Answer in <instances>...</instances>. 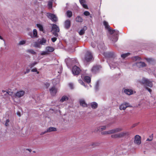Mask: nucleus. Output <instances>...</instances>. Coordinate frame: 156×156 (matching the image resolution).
<instances>
[{
	"label": "nucleus",
	"mask_w": 156,
	"mask_h": 156,
	"mask_svg": "<svg viewBox=\"0 0 156 156\" xmlns=\"http://www.w3.org/2000/svg\"><path fill=\"white\" fill-rule=\"evenodd\" d=\"M140 83L142 85H144L146 90H147L150 93L152 92V90L148 88V87H152L153 86L152 81L149 79L143 78L142 79L139 81Z\"/></svg>",
	"instance_id": "obj_1"
},
{
	"label": "nucleus",
	"mask_w": 156,
	"mask_h": 156,
	"mask_svg": "<svg viewBox=\"0 0 156 156\" xmlns=\"http://www.w3.org/2000/svg\"><path fill=\"white\" fill-rule=\"evenodd\" d=\"M51 31L55 37H58V34L57 33L59 31V27L55 24H52Z\"/></svg>",
	"instance_id": "obj_2"
},
{
	"label": "nucleus",
	"mask_w": 156,
	"mask_h": 156,
	"mask_svg": "<svg viewBox=\"0 0 156 156\" xmlns=\"http://www.w3.org/2000/svg\"><path fill=\"white\" fill-rule=\"evenodd\" d=\"M93 58L91 53L90 51H87L85 55L84 60L87 62L91 61Z\"/></svg>",
	"instance_id": "obj_3"
},
{
	"label": "nucleus",
	"mask_w": 156,
	"mask_h": 156,
	"mask_svg": "<svg viewBox=\"0 0 156 156\" xmlns=\"http://www.w3.org/2000/svg\"><path fill=\"white\" fill-rule=\"evenodd\" d=\"M47 16L54 23H55L58 20L57 17L53 14L48 12L47 13Z\"/></svg>",
	"instance_id": "obj_4"
},
{
	"label": "nucleus",
	"mask_w": 156,
	"mask_h": 156,
	"mask_svg": "<svg viewBox=\"0 0 156 156\" xmlns=\"http://www.w3.org/2000/svg\"><path fill=\"white\" fill-rule=\"evenodd\" d=\"M103 55L107 58H114L116 56L115 54L113 52H104Z\"/></svg>",
	"instance_id": "obj_5"
},
{
	"label": "nucleus",
	"mask_w": 156,
	"mask_h": 156,
	"mask_svg": "<svg viewBox=\"0 0 156 156\" xmlns=\"http://www.w3.org/2000/svg\"><path fill=\"white\" fill-rule=\"evenodd\" d=\"M120 130H119V129H113L108 131L102 132H101V133L103 135L111 134L115 133L116 132H118Z\"/></svg>",
	"instance_id": "obj_6"
},
{
	"label": "nucleus",
	"mask_w": 156,
	"mask_h": 156,
	"mask_svg": "<svg viewBox=\"0 0 156 156\" xmlns=\"http://www.w3.org/2000/svg\"><path fill=\"white\" fill-rule=\"evenodd\" d=\"M81 71L80 68L76 66H73V72L74 74L75 75H78L80 73Z\"/></svg>",
	"instance_id": "obj_7"
},
{
	"label": "nucleus",
	"mask_w": 156,
	"mask_h": 156,
	"mask_svg": "<svg viewBox=\"0 0 156 156\" xmlns=\"http://www.w3.org/2000/svg\"><path fill=\"white\" fill-rule=\"evenodd\" d=\"M101 68V67L100 66H94L91 69V71L93 73H96L99 71Z\"/></svg>",
	"instance_id": "obj_8"
},
{
	"label": "nucleus",
	"mask_w": 156,
	"mask_h": 156,
	"mask_svg": "<svg viewBox=\"0 0 156 156\" xmlns=\"http://www.w3.org/2000/svg\"><path fill=\"white\" fill-rule=\"evenodd\" d=\"M141 137L138 135H136L134 138V143L138 145H139L141 143Z\"/></svg>",
	"instance_id": "obj_9"
},
{
	"label": "nucleus",
	"mask_w": 156,
	"mask_h": 156,
	"mask_svg": "<svg viewBox=\"0 0 156 156\" xmlns=\"http://www.w3.org/2000/svg\"><path fill=\"white\" fill-rule=\"evenodd\" d=\"M25 94V91L23 90L17 91L15 94L16 97L20 98L23 96Z\"/></svg>",
	"instance_id": "obj_10"
},
{
	"label": "nucleus",
	"mask_w": 156,
	"mask_h": 156,
	"mask_svg": "<svg viewBox=\"0 0 156 156\" xmlns=\"http://www.w3.org/2000/svg\"><path fill=\"white\" fill-rule=\"evenodd\" d=\"M71 23L69 20H67L64 22L65 28L67 29H69L70 27Z\"/></svg>",
	"instance_id": "obj_11"
},
{
	"label": "nucleus",
	"mask_w": 156,
	"mask_h": 156,
	"mask_svg": "<svg viewBox=\"0 0 156 156\" xmlns=\"http://www.w3.org/2000/svg\"><path fill=\"white\" fill-rule=\"evenodd\" d=\"M50 92L51 95H55L57 92V89L55 86L52 87L50 90Z\"/></svg>",
	"instance_id": "obj_12"
},
{
	"label": "nucleus",
	"mask_w": 156,
	"mask_h": 156,
	"mask_svg": "<svg viewBox=\"0 0 156 156\" xmlns=\"http://www.w3.org/2000/svg\"><path fill=\"white\" fill-rule=\"evenodd\" d=\"M129 106V104L128 103H125L121 104L119 106V108L120 110H125Z\"/></svg>",
	"instance_id": "obj_13"
},
{
	"label": "nucleus",
	"mask_w": 156,
	"mask_h": 156,
	"mask_svg": "<svg viewBox=\"0 0 156 156\" xmlns=\"http://www.w3.org/2000/svg\"><path fill=\"white\" fill-rule=\"evenodd\" d=\"M57 129L55 127H49L47 129V131H45L43 132H42L41 133V135H43L46 133L50 132L52 131H56Z\"/></svg>",
	"instance_id": "obj_14"
},
{
	"label": "nucleus",
	"mask_w": 156,
	"mask_h": 156,
	"mask_svg": "<svg viewBox=\"0 0 156 156\" xmlns=\"http://www.w3.org/2000/svg\"><path fill=\"white\" fill-rule=\"evenodd\" d=\"M29 35H30L31 37H37V33L36 29H34L33 31V35L31 33H29Z\"/></svg>",
	"instance_id": "obj_15"
},
{
	"label": "nucleus",
	"mask_w": 156,
	"mask_h": 156,
	"mask_svg": "<svg viewBox=\"0 0 156 156\" xmlns=\"http://www.w3.org/2000/svg\"><path fill=\"white\" fill-rule=\"evenodd\" d=\"M136 66L139 68L144 67L146 66V64L144 62H140L136 63Z\"/></svg>",
	"instance_id": "obj_16"
},
{
	"label": "nucleus",
	"mask_w": 156,
	"mask_h": 156,
	"mask_svg": "<svg viewBox=\"0 0 156 156\" xmlns=\"http://www.w3.org/2000/svg\"><path fill=\"white\" fill-rule=\"evenodd\" d=\"M124 92L126 94L128 95H130L133 94V91L131 89H126L124 90Z\"/></svg>",
	"instance_id": "obj_17"
},
{
	"label": "nucleus",
	"mask_w": 156,
	"mask_h": 156,
	"mask_svg": "<svg viewBox=\"0 0 156 156\" xmlns=\"http://www.w3.org/2000/svg\"><path fill=\"white\" fill-rule=\"evenodd\" d=\"M123 135L122 133H119L117 134H115L111 136V137L112 138H117L121 137Z\"/></svg>",
	"instance_id": "obj_18"
},
{
	"label": "nucleus",
	"mask_w": 156,
	"mask_h": 156,
	"mask_svg": "<svg viewBox=\"0 0 156 156\" xmlns=\"http://www.w3.org/2000/svg\"><path fill=\"white\" fill-rule=\"evenodd\" d=\"M87 29V27L86 26H84L83 28L79 32V34L80 35H83L85 31Z\"/></svg>",
	"instance_id": "obj_19"
},
{
	"label": "nucleus",
	"mask_w": 156,
	"mask_h": 156,
	"mask_svg": "<svg viewBox=\"0 0 156 156\" xmlns=\"http://www.w3.org/2000/svg\"><path fill=\"white\" fill-rule=\"evenodd\" d=\"M80 104L82 106L85 107H87V105L85 101L83 100H80Z\"/></svg>",
	"instance_id": "obj_20"
},
{
	"label": "nucleus",
	"mask_w": 156,
	"mask_h": 156,
	"mask_svg": "<svg viewBox=\"0 0 156 156\" xmlns=\"http://www.w3.org/2000/svg\"><path fill=\"white\" fill-rule=\"evenodd\" d=\"M76 22L81 23L83 21V19L80 16H78L75 19Z\"/></svg>",
	"instance_id": "obj_21"
},
{
	"label": "nucleus",
	"mask_w": 156,
	"mask_h": 156,
	"mask_svg": "<svg viewBox=\"0 0 156 156\" xmlns=\"http://www.w3.org/2000/svg\"><path fill=\"white\" fill-rule=\"evenodd\" d=\"M68 98L66 96H63L62 97V98L60 100V101L62 102H63L64 101L67 100H68Z\"/></svg>",
	"instance_id": "obj_22"
},
{
	"label": "nucleus",
	"mask_w": 156,
	"mask_h": 156,
	"mask_svg": "<svg viewBox=\"0 0 156 156\" xmlns=\"http://www.w3.org/2000/svg\"><path fill=\"white\" fill-rule=\"evenodd\" d=\"M84 80L85 81L88 83H89L91 81V78L88 76H85L84 78Z\"/></svg>",
	"instance_id": "obj_23"
},
{
	"label": "nucleus",
	"mask_w": 156,
	"mask_h": 156,
	"mask_svg": "<svg viewBox=\"0 0 156 156\" xmlns=\"http://www.w3.org/2000/svg\"><path fill=\"white\" fill-rule=\"evenodd\" d=\"M67 16L69 18L73 16L72 12L68 10L66 12Z\"/></svg>",
	"instance_id": "obj_24"
},
{
	"label": "nucleus",
	"mask_w": 156,
	"mask_h": 156,
	"mask_svg": "<svg viewBox=\"0 0 156 156\" xmlns=\"http://www.w3.org/2000/svg\"><path fill=\"white\" fill-rule=\"evenodd\" d=\"M37 26L38 28H39V30L40 31L43 32L44 31V30L43 28V26L40 24H37Z\"/></svg>",
	"instance_id": "obj_25"
},
{
	"label": "nucleus",
	"mask_w": 156,
	"mask_h": 156,
	"mask_svg": "<svg viewBox=\"0 0 156 156\" xmlns=\"http://www.w3.org/2000/svg\"><path fill=\"white\" fill-rule=\"evenodd\" d=\"M108 30L111 34H112L115 33L117 34L118 33H119V31H116L115 30H112L110 28H109V29H108Z\"/></svg>",
	"instance_id": "obj_26"
},
{
	"label": "nucleus",
	"mask_w": 156,
	"mask_h": 156,
	"mask_svg": "<svg viewBox=\"0 0 156 156\" xmlns=\"http://www.w3.org/2000/svg\"><path fill=\"white\" fill-rule=\"evenodd\" d=\"M103 24L105 26L106 29H108L110 28V26L109 25L108 23L105 21L103 22Z\"/></svg>",
	"instance_id": "obj_27"
},
{
	"label": "nucleus",
	"mask_w": 156,
	"mask_h": 156,
	"mask_svg": "<svg viewBox=\"0 0 156 156\" xmlns=\"http://www.w3.org/2000/svg\"><path fill=\"white\" fill-rule=\"evenodd\" d=\"M46 50L48 51L52 52L54 51V49L53 47H48L46 48Z\"/></svg>",
	"instance_id": "obj_28"
},
{
	"label": "nucleus",
	"mask_w": 156,
	"mask_h": 156,
	"mask_svg": "<svg viewBox=\"0 0 156 156\" xmlns=\"http://www.w3.org/2000/svg\"><path fill=\"white\" fill-rule=\"evenodd\" d=\"M91 106L93 109L96 108L98 107V104L95 102H93L91 104Z\"/></svg>",
	"instance_id": "obj_29"
},
{
	"label": "nucleus",
	"mask_w": 156,
	"mask_h": 156,
	"mask_svg": "<svg viewBox=\"0 0 156 156\" xmlns=\"http://www.w3.org/2000/svg\"><path fill=\"white\" fill-rule=\"evenodd\" d=\"M46 40L44 38H42V39L40 41V44H44L46 43Z\"/></svg>",
	"instance_id": "obj_30"
},
{
	"label": "nucleus",
	"mask_w": 156,
	"mask_h": 156,
	"mask_svg": "<svg viewBox=\"0 0 156 156\" xmlns=\"http://www.w3.org/2000/svg\"><path fill=\"white\" fill-rule=\"evenodd\" d=\"M145 59L147 61V62L149 63L153 62L154 61V59L152 58H145Z\"/></svg>",
	"instance_id": "obj_31"
},
{
	"label": "nucleus",
	"mask_w": 156,
	"mask_h": 156,
	"mask_svg": "<svg viewBox=\"0 0 156 156\" xmlns=\"http://www.w3.org/2000/svg\"><path fill=\"white\" fill-rule=\"evenodd\" d=\"M130 54L129 53H126L122 54L121 55V57L123 58H125L127 56H128L129 55H130Z\"/></svg>",
	"instance_id": "obj_32"
},
{
	"label": "nucleus",
	"mask_w": 156,
	"mask_h": 156,
	"mask_svg": "<svg viewBox=\"0 0 156 156\" xmlns=\"http://www.w3.org/2000/svg\"><path fill=\"white\" fill-rule=\"evenodd\" d=\"M48 6L49 9H51L52 6V1H49L48 2Z\"/></svg>",
	"instance_id": "obj_33"
},
{
	"label": "nucleus",
	"mask_w": 156,
	"mask_h": 156,
	"mask_svg": "<svg viewBox=\"0 0 156 156\" xmlns=\"http://www.w3.org/2000/svg\"><path fill=\"white\" fill-rule=\"evenodd\" d=\"M27 51L33 55H35L36 54V52L32 49L28 50Z\"/></svg>",
	"instance_id": "obj_34"
},
{
	"label": "nucleus",
	"mask_w": 156,
	"mask_h": 156,
	"mask_svg": "<svg viewBox=\"0 0 156 156\" xmlns=\"http://www.w3.org/2000/svg\"><path fill=\"white\" fill-rule=\"evenodd\" d=\"M2 92L3 93L6 92V94H8L9 95H12L13 93V92H10L9 91V90H8V91H5V90H2Z\"/></svg>",
	"instance_id": "obj_35"
},
{
	"label": "nucleus",
	"mask_w": 156,
	"mask_h": 156,
	"mask_svg": "<svg viewBox=\"0 0 156 156\" xmlns=\"http://www.w3.org/2000/svg\"><path fill=\"white\" fill-rule=\"evenodd\" d=\"M37 64V62H34L30 64V65H29V67L30 68H32L35 65Z\"/></svg>",
	"instance_id": "obj_36"
},
{
	"label": "nucleus",
	"mask_w": 156,
	"mask_h": 156,
	"mask_svg": "<svg viewBox=\"0 0 156 156\" xmlns=\"http://www.w3.org/2000/svg\"><path fill=\"white\" fill-rule=\"evenodd\" d=\"M153 134H152L151 135H150L149 136V137L148 138H147V141H151L153 139Z\"/></svg>",
	"instance_id": "obj_37"
},
{
	"label": "nucleus",
	"mask_w": 156,
	"mask_h": 156,
	"mask_svg": "<svg viewBox=\"0 0 156 156\" xmlns=\"http://www.w3.org/2000/svg\"><path fill=\"white\" fill-rule=\"evenodd\" d=\"M81 4L82 5L83 7L85 9H88V7L87 5L86 4H84V3H83L82 4Z\"/></svg>",
	"instance_id": "obj_38"
},
{
	"label": "nucleus",
	"mask_w": 156,
	"mask_h": 156,
	"mask_svg": "<svg viewBox=\"0 0 156 156\" xmlns=\"http://www.w3.org/2000/svg\"><path fill=\"white\" fill-rule=\"evenodd\" d=\"M26 42L25 41H20L19 44L20 45H23L25 44Z\"/></svg>",
	"instance_id": "obj_39"
},
{
	"label": "nucleus",
	"mask_w": 156,
	"mask_h": 156,
	"mask_svg": "<svg viewBox=\"0 0 156 156\" xmlns=\"http://www.w3.org/2000/svg\"><path fill=\"white\" fill-rule=\"evenodd\" d=\"M31 71L32 72H37V74H39V72L38 71H37V69L36 68H34V69H32L31 70Z\"/></svg>",
	"instance_id": "obj_40"
},
{
	"label": "nucleus",
	"mask_w": 156,
	"mask_h": 156,
	"mask_svg": "<svg viewBox=\"0 0 156 156\" xmlns=\"http://www.w3.org/2000/svg\"><path fill=\"white\" fill-rule=\"evenodd\" d=\"M84 15L86 16H88L90 15V12L87 11H85L84 12Z\"/></svg>",
	"instance_id": "obj_41"
},
{
	"label": "nucleus",
	"mask_w": 156,
	"mask_h": 156,
	"mask_svg": "<svg viewBox=\"0 0 156 156\" xmlns=\"http://www.w3.org/2000/svg\"><path fill=\"white\" fill-rule=\"evenodd\" d=\"M57 38L56 37H54L51 38V40L53 42H55L57 40Z\"/></svg>",
	"instance_id": "obj_42"
},
{
	"label": "nucleus",
	"mask_w": 156,
	"mask_h": 156,
	"mask_svg": "<svg viewBox=\"0 0 156 156\" xmlns=\"http://www.w3.org/2000/svg\"><path fill=\"white\" fill-rule=\"evenodd\" d=\"M9 122V119H7L6 120V122L5 123V125L6 126H8V123Z\"/></svg>",
	"instance_id": "obj_43"
},
{
	"label": "nucleus",
	"mask_w": 156,
	"mask_h": 156,
	"mask_svg": "<svg viewBox=\"0 0 156 156\" xmlns=\"http://www.w3.org/2000/svg\"><path fill=\"white\" fill-rule=\"evenodd\" d=\"M139 123H140L139 122L135 123L133 125L132 127H136L137 126H139Z\"/></svg>",
	"instance_id": "obj_44"
},
{
	"label": "nucleus",
	"mask_w": 156,
	"mask_h": 156,
	"mask_svg": "<svg viewBox=\"0 0 156 156\" xmlns=\"http://www.w3.org/2000/svg\"><path fill=\"white\" fill-rule=\"evenodd\" d=\"M80 4H82L83 3H85L86 2L85 0H79Z\"/></svg>",
	"instance_id": "obj_45"
},
{
	"label": "nucleus",
	"mask_w": 156,
	"mask_h": 156,
	"mask_svg": "<svg viewBox=\"0 0 156 156\" xmlns=\"http://www.w3.org/2000/svg\"><path fill=\"white\" fill-rule=\"evenodd\" d=\"M79 82L81 85H83L84 83L83 81L81 80H78Z\"/></svg>",
	"instance_id": "obj_46"
},
{
	"label": "nucleus",
	"mask_w": 156,
	"mask_h": 156,
	"mask_svg": "<svg viewBox=\"0 0 156 156\" xmlns=\"http://www.w3.org/2000/svg\"><path fill=\"white\" fill-rule=\"evenodd\" d=\"M39 45V44L38 43L35 42V43L34 46L35 47H38Z\"/></svg>",
	"instance_id": "obj_47"
},
{
	"label": "nucleus",
	"mask_w": 156,
	"mask_h": 156,
	"mask_svg": "<svg viewBox=\"0 0 156 156\" xmlns=\"http://www.w3.org/2000/svg\"><path fill=\"white\" fill-rule=\"evenodd\" d=\"M91 45L93 48H94L96 45L94 43L92 42L91 43Z\"/></svg>",
	"instance_id": "obj_48"
},
{
	"label": "nucleus",
	"mask_w": 156,
	"mask_h": 156,
	"mask_svg": "<svg viewBox=\"0 0 156 156\" xmlns=\"http://www.w3.org/2000/svg\"><path fill=\"white\" fill-rule=\"evenodd\" d=\"M47 54V52H46V51H44V52H42L41 53V55H46Z\"/></svg>",
	"instance_id": "obj_49"
},
{
	"label": "nucleus",
	"mask_w": 156,
	"mask_h": 156,
	"mask_svg": "<svg viewBox=\"0 0 156 156\" xmlns=\"http://www.w3.org/2000/svg\"><path fill=\"white\" fill-rule=\"evenodd\" d=\"M30 71V69H27L26 70V72H25L24 73L26 74L27 73H28Z\"/></svg>",
	"instance_id": "obj_50"
},
{
	"label": "nucleus",
	"mask_w": 156,
	"mask_h": 156,
	"mask_svg": "<svg viewBox=\"0 0 156 156\" xmlns=\"http://www.w3.org/2000/svg\"><path fill=\"white\" fill-rule=\"evenodd\" d=\"M69 86L71 88V89H72L73 88V84L71 83L69 84Z\"/></svg>",
	"instance_id": "obj_51"
},
{
	"label": "nucleus",
	"mask_w": 156,
	"mask_h": 156,
	"mask_svg": "<svg viewBox=\"0 0 156 156\" xmlns=\"http://www.w3.org/2000/svg\"><path fill=\"white\" fill-rule=\"evenodd\" d=\"M17 114L20 116H21L20 113L19 112H17Z\"/></svg>",
	"instance_id": "obj_52"
},
{
	"label": "nucleus",
	"mask_w": 156,
	"mask_h": 156,
	"mask_svg": "<svg viewBox=\"0 0 156 156\" xmlns=\"http://www.w3.org/2000/svg\"><path fill=\"white\" fill-rule=\"evenodd\" d=\"M106 128V127H101V130H105V129Z\"/></svg>",
	"instance_id": "obj_53"
},
{
	"label": "nucleus",
	"mask_w": 156,
	"mask_h": 156,
	"mask_svg": "<svg viewBox=\"0 0 156 156\" xmlns=\"http://www.w3.org/2000/svg\"><path fill=\"white\" fill-rule=\"evenodd\" d=\"M135 59H138V58H139V57H138V56H137H137H136V57H135Z\"/></svg>",
	"instance_id": "obj_54"
},
{
	"label": "nucleus",
	"mask_w": 156,
	"mask_h": 156,
	"mask_svg": "<svg viewBox=\"0 0 156 156\" xmlns=\"http://www.w3.org/2000/svg\"><path fill=\"white\" fill-rule=\"evenodd\" d=\"M27 150L28 151L30 152H31V150L30 149H27Z\"/></svg>",
	"instance_id": "obj_55"
},
{
	"label": "nucleus",
	"mask_w": 156,
	"mask_h": 156,
	"mask_svg": "<svg viewBox=\"0 0 156 156\" xmlns=\"http://www.w3.org/2000/svg\"><path fill=\"white\" fill-rule=\"evenodd\" d=\"M0 39H1V40H3V38L2 37L0 36Z\"/></svg>",
	"instance_id": "obj_56"
},
{
	"label": "nucleus",
	"mask_w": 156,
	"mask_h": 156,
	"mask_svg": "<svg viewBox=\"0 0 156 156\" xmlns=\"http://www.w3.org/2000/svg\"><path fill=\"white\" fill-rule=\"evenodd\" d=\"M115 41H117L118 39H117V37H116L115 38Z\"/></svg>",
	"instance_id": "obj_57"
},
{
	"label": "nucleus",
	"mask_w": 156,
	"mask_h": 156,
	"mask_svg": "<svg viewBox=\"0 0 156 156\" xmlns=\"http://www.w3.org/2000/svg\"><path fill=\"white\" fill-rule=\"evenodd\" d=\"M19 130H18V129H17V131L16 132V133H18V131Z\"/></svg>",
	"instance_id": "obj_58"
},
{
	"label": "nucleus",
	"mask_w": 156,
	"mask_h": 156,
	"mask_svg": "<svg viewBox=\"0 0 156 156\" xmlns=\"http://www.w3.org/2000/svg\"><path fill=\"white\" fill-rule=\"evenodd\" d=\"M101 127H106L105 126H101Z\"/></svg>",
	"instance_id": "obj_59"
},
{
	"label": "nucleus",
	"mask_w": 156,
	"mask_h": 156,
	"mask_svg": "<svg viewBox=\"0 0 156 156\" xmlns=\"http://www.w3.org/2000/svg\"><path fill=\"white\" fill-rule=\"evenodd\" d=\"M18 129H20V128L19 127H17Z\"/></svg>",
	"instance_id": "obj_60"
}]
</instances>
